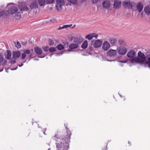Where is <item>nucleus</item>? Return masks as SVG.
<instances>
[{"mask_svg": "<svg viewBox=\"0 0 150 150\" xmlns=\"http://www.w3.org/2000/svg\"><path fill=\"white\" fill-rule=\"evenodd\" d=\"M67 129L66 137L63 138L62 137H59L57 134H55L52 137V139L56 141V145L58 150H68L69 148V142L71 138V132L67 128L66 125H64Z\"/></svg>", "mask_w": 150, "mask_h": 150, "instance_id": "nucleus-1", "label": "nucleus"}, {"mask_svg": "<svg viewBox=\"0 0 150 150\" xmlns=\"http://www.w3.org/2000/svg\"><path fill=\"white\" fill-rule=\"evenodd\" d=\"M145 56L144 54L141 52L139 51L138 53V57H134L130 60L131 63L133 64L139 63V62H144V61Z\"/></svg>", "mask_w": 150, "mask_h": 150, "instance_id": "nucleus-2", "label": "nucleus"}, {"mask_svg": "<svg viewBox=\"0 0 150 150\" xmlns=\"http://www.w3.org/2000/svg\"><path fill=\"white\" fill-rule=\"evenodd\" d=\"M132 3L130 0H127L123 2V5L125 9H131L132 7Z\"/></svg>", "mask_w": 150, "mask_h": 150, "instance_id": "nucleus-3", "label": "nucleus"}, {"mask_svg": "<svg viewBox=\"0 0 150 150\" xmlns=\"http://www.w3.org/2000/svg\"><path fill=\"white\" fill-rule=\"evenodd\" d=\"M18 6L19 9H28L25 2H18Z\"/></svg>", "mask_w": 150, "mask_h": 150, "instance_id": "nucleus-4", "label": "nucleus"}, {"mask_svg": "<svg viewBox=\"0 0 150 150\" xmlns=\"http://www.w3.org/2000/svg\"><path fill=\"white\" fill-rule=\"evenodd\" d=\"M10 11V14H13L15 13V17L16 19H18L21 17V13L17 12L18 10H8Z\"/></svg>", "mask_w": 150, "mask_h": 150, "instance_id": "nucleus-5", "label": "nucleus"}, {"mask_svg": "<svg viewBox=\"0 0 150 150\" xmlns=\"http://www.w3.org/2000/svg\"><path fill=\"white\" fill-rule=\"evenodd\" d=\"M56 7L57 9L61 8V6L64 5V1L63 0H56Z\"/></svg>", "mask_w": 150, "mask_h": 150, "instance_id": "nucleus-6", "label": "nucleus"}, {"mask_svg": "<svg viewBox=\"0 0 150 150\" xmlns=\"http://www.w3.org/2000/svg\"><path fill=\"white\" fill-rule=\"evenodd\" d=\"M121 4L120 0H115L113 5L114 8L115 9L119 8L121 7Z\"/></svg>", "mask_w": 150, "mask_h": 150, "instance_id": "nucleus-7", "label": "nucleus"}, {"mask_svg": "<svg viewBox=\"0 0 150 150\" xmlns=\"http://www.w3.org/2000/svg\"><path fill=\"white\" fill-rule=\"evenodd\" d=\"M8 9H18L16 5L13 3H10L8 4L6 6Z\"/></svg>", "mask_w": 150, "mask_h": 150, "instance_id": "nucleus-8", "label": "nucleus"}, {"mask_svg": "<svg viewBox=\"0 0 150 150\" xmlns=\"http://www.w3.org/2000/svg\"><path fill=\"white\" fill-rule=\"evenodd\" d=\"M10 14V11L8 10H2L0 12V17H5Z\"/></svg>", "mask_w": 150, "mask_h": 150, "instance_id": "nucleus-9", "label": "nucleus"}, {"mask_svg": "<svg viewBox=\"0 0 150 150\" xmlns=\"http://www.w3.org/2000/svg\"><path fill=\"white\" fill-rule=\"evenodd\" d=\"M117 53V51L116 50L110 49L107 52V56L110 57H114Z\"/></svg>", "mask_w": 150, "mask_h": 150, "instance_id": "nucleus-10", "label": "nucleus"}, {"mask_svg": "<svg viewBox=\"0 0 150 150\" xmlns=\"http://www.w3.org/2000/svg\"><path fill=\"white\" fill-rule=\"evenodd\" d=\"M127 52V50L125 47H121L119 48L118 52L120 54L124 55Z\"/></svg>", "mask_w": 150, "mask_h": 150, "instance_id": "nucleus-11", "label": "nucleus"}, {"mask_svg": "<svg viewBox=\"0 0 150 150\" xmlns=\"http://www.w3.org/2000/svg\"><path fill=\"white\" fill-rule=\"evenodd\" d=\"M103 6L104 8H108L110 6V3L109 1L105 0L102 3Z\"/></svg>", "mask_w": 150, "mask_h": 150, "instance_id": "nucleus-12", "label": "nucleus"}, {"mask_svg": "<svg viewBox=\"0 0 150 150\" xmlns=\"http://www.w3.org/2000/svg\"><path fill=\"white\" fill-rule=\"evenodd\" d=\"M110 45L107 41L104 42L102 45V48L105 51H106L109 49L110 47Z\"/></svg>", "mask_w": 150, "mask_h": 150, "instance_id": "nucleus-13", "label": "nucleus"}, {"mask_svg": "<svg viewBox=\"0 0 150 150\" xmlns=\"http://www.w3.org/2000/svg\"><path fill=\"white\" fill-rule=\"evenodd\" d=\"M135 52L133 50H130L127 53V56L130 58H133L135 55Z\"/></svg>", "mask_w": 150, "mask_h": 150, "instance_id": "nucleus-14", "label": "nucleus"}, {"mask_svg": "<svg viewBox=\"0 0 150 150\" xmlns=\"http://www.w3.org/2000/svg\"><path fill=\"white\" fill-rule=\"evenodd\" d=\"M21 55V53L19 51H14L13 52V57L14 59H17Z\"/></svg>", "mask_w": 150, "mask_h": 150, "instance_id": "nucleus-15", "label": "nucleus"}, {"mask_svg": "<svg viewBox=\"0 0 150 150\" xmlns=\"http://www.w3.org/2000/svg\"><path fill=\"white\" fill-rule=\"evenodd\" d=\"M38 4L36 0L33 1L30 5V7L31 9L38 8Z\"/></svg>", "mask_w": 150, "mask_h": 150, "instance_id": "nucleus-16", "label": "nucleus"}, {"mask_svg": "<svg viewBox=\"0 0 150 150\" xmlns=\"http://www.w3.org/2000/svg\"><path fill=\"white\" fill-rule=\"evenodd\" d=\"M34 50L36 53L38 55L41 54L42 52V49L38 47H35L34 48Z\"/></svg>", "mask_w": 150, "mask_h": 150, "instance_id": "nucleus-17", "label": "nucleus"}, {"mask_svg": "<svg viewBox=\"0 0 150 150\" xmlns=\"http://www.w3.org/2000/svg\"><path fill=\"white\" fill-rule=\"evenodd\" d=\"M144 61L148 64V67L150 68V54L145 57Z\"/></svg>", "mask_w": 150, "mask_h": 150, "instance_id": "nucleus-18", "label": "nucleus"}, {"mask_svg": "<svg viewBox=\"0 0 150 150\" xmlns=\"http://www.w3.org/2000/svg\"><path fill=\"white\" fill-rule=\"evenodd\" d=\"M102 43V42L101 41L97 40L95 42L93 45L96 48L100 47L101 46Z\"/></svg>", "mask_w": 150, "mask_h": 150, "instance_id": "nucleus-19", "label": "nucleus"}, {"mask_svg": "<svg viewBox=\"0 0 150 150\" xmlns=\"http://www.w3.org/2000/svg\"><path fill=\"white\" fill-rule=\"evenodd\" d=\"M7 53L5 54V58L7 59H10L11 56V51L7 50H6Z\"/></svg>", "mask_w": 150, "mask_h": 150, "instance_id": "nucleus-20", "label": "nucleus"}, {"mask_svg": "<svg viewBox=\"0 0 150 150\" xmlns=\"http://www.w3.org/2000/svg\"><path fill=\"white\" fill-rule=\"evenodd\" d=\"M73 42L75 43L76 44H81L82 42V40L81 39L78 38H74V39Z\"/></svg>", "mask_w": 150, "mask_h": 150, "instance_id": "nucleus-21", "label": "nucleus"}, {"mask_svg": "<svg viewBox=\"0 0 150 150\" xmlns=\"http://www.w3.org/2000/svg\"><path fill=\"white\" fill-rule=\"evenodd\" d=\"M79 46V45L78 44L71 43L69 45V47L70 49H73L78 48Z\"/></svg>", "mask_w": 150, "mask_h": 150, "instance_id": "nucleus-22", "label": "nucleus"}, {"mask_svg": "<svg viewBox=\"0 0 150 150\" xmlns=\"http://www.w3.org/2000/svg\"><path fill=\"white\" fill-rule=\"evenodd\" d=\"M109 41L112 45H114L116 44L117 40L115 38H110L109 39Z\"/></svg>", "mask_w": 150, "mask_h": 150, "instance_id": "nucleus-23", "label": "nucleus"}, {"mask_svg": "<svg viewBox=\"0 0 150 150\" xmlns=\"http://www.w3.org/2000/svg\"><path fill=\"white\" fill-rule=\"evenodd\" d=\"M137 9H143V6L141 2H139L137 6Z\"/></svg>", "mask_w": 150, "mask_h": 150, "instance_id": "nucleus-24", "label": "nucleus"}, {"mask_svg": "<svg viewBox=\"0 0 150 150\" xmlns=\"http://www.w3.org/2000/svg\"><path fill=\"white\" fill-rule=\"evenodd\" d=\"M94 33L88 34L86 36V38L89 40H91L94 36Z\"/></svg>", "mask_w": 150, "mask_h": 150, "instance_id": "nucleus-25", "label": "nucleus"}, {"mask_svg": "<svg viewBox=\"0 0 150 150\" xmlns=\"http://www.w3.org/2000/svg\"><path fill=\"white\" fill-rule=\"evenodd\" d=\"M88 46V44L87 41L85 40V41L81 45V47L82 48L84 49H86Z\"/></svg>", "mask_w": 150, "mask_h": 150, "instance_id": "nucleus-26", "label": "nucleus"}, {"mask_svg": "<svg viewBox=\"0 0 150 150\" xmlns=\"http://www.w3.org/2000/svg\"><path fill=\"white\" fill-rule=\"evenodd\" d=\"M56 47L59 50H61L64 48V46L62 44H59Z\"/></svg>", "mask_w": 150, "mask_h": 150, "instance_id": "nucleus-27", "label": "nucleus"}, {"mask_svg": "<svg viewBox=\"0 0 150 150\" xmlns=\"http://www.w3.org/2000/svg\"><path fill=\"white\" fill-rule=\"evenodd\" d=\"M38 3L40 6H43L45 3V0H38Z\"/></svg>", "mask_w": 150, "mask_h": 150, "instance_id": "nucleus-28", "label": "nucleus"}, {"mask_svg": "<svg viewBox=\"0 0 150 150\" xmlns=\"http://www.w3.org/2000/svg\"><path fill=\"white\" fill-rule=\"evenodd\" d=\"M119 44L122 46H125L126 44V42L124 40H120L119 41Z\"/></svg>", "mask_w": 150, "mask_h": 150, "instance_id": "nucleus-29", "label": "nucleus"}, {"mask_svg": "<svg viewBox=\"0 0 150 150\" xmlns=\"http://www.w3.org/2000/svg\"><path fill=\"white\" fill-rule=\"evenodd\" d=\"M134 11L136 10H133ZM138 12L139 13H141V17L142 18H143L144 16V13L143 11H142V10H137Z\"/></svg>", "mask_w": 150, "mask_h": 150, "instance_id": "nucleus-30", "label": "nucleus"}, {"mask_svg": "<svg viewBox=\"0 0 150 150\" xmlns=\"http://www.w3.org/2000/svg\"><path fill=\"white\" fill-rule=\"evenodd\" d=\"M70 3L73 4H76L77 3V0H67Z\"/></svg>", "mask_w": 150, "mask_h": 150, "instance_id": "nucleus-31", "label": "nucleus"}, {"mask_svg": "<svg viewBox=\"0 0 150 150\" xmlns=\"http://www.w3.org/2000/svg\"><path fill=\"white\" fill-rule=\"evenodd\" d=\"M24 53L25 54H29L30 52V50L29 49L24 50H23Z\"/></svg>", "mask_w": 150, "mask_h": 150, "instance_id": "nucleus-32", "label": "nucleus"}, {"mask_svg": "<svg viewBox=\"0 0 150 150\" xmlns=\"http://www.w3.org/2000/svg\"><path fill=\"white\" fill-rule=\"evenodd\" d=\"M67 28H69L68 25H63V26L62 27H59V28H58V30H60L62 29Z\"/></svg>", "mask_w": 150, "mask_h": 150, "instance_id": "nucleus-33", "label": "nucleus"}, {"mask_svg": "<svg viewBox=\"0 0 150 150\" xmlns=\"http://www.w3.org/2000/svg\"><path fill=\"white\" fill-rule=\"evenodd\" d=\"M49 51L51 52H54L56 51V49L55 47H51L49 49Z\"/></svg>", "mask_w": 150, "mask_h": 150, "instance_id": "nucleus-34", "label": "nucleus"}, {"mask_svg": "<svg viewBox=\"0 0 150 150\" xmlns=\"http://www.w3.org/2000/svg\"><path fill=\"white\" fill-rule=\"evenodd\" d=\"M62 52L59 53H54L53 54H52L50 55V56L51 57L52 55H54L55 56H59L61 55H62Z\"/></svg>", "mask_w": 150, "mask_h": 150, "instance_id": "nucleus-35", "label": "nucleus"}, {"mask_svg": "<svg viewBox=\"0 0 150 150\" xmlns=\"http://www.w3.org/2000/svg\"><path fill=\"white\" fill-rule=\"evenodd\" d=\"M52 23H55L57 22L56 20L54 18H51L49 20Z\"/></svg>", "mask_w": 150, "mask_h": 150, "instance_id": "nucleus-36", "label": "nucleus"}, {"mask_svg": "<svg viewBox=\"0 0 150 150\" xmlns=\"http://www.w3.org/2000/svg\"><path fill=\"white\" fill-rule=\"evenodd\" d=\"M54 0H46V2L47 4H50L53 3Z\"/></svg>", "mask_w": 150, "mask_h": 150, "instance_id": "nucleus-37", "label": "nucleus"}, {"mask_svg": "<svg viewBox=\"0 0 150 150\" xmlns=\"http://www.w3.org/2000/svg\"><path fill=\"white\" fill-rule=\"evenodd\" d=\"M43 50L45 52H47L49 50V47L48 46H45L43 47Z\"/></svg>", "mask_w": 150, "mask_h": 150, "instance_id": "nucleus-38", "label": "nucleus"}, {"mask_svg": "<svg viewBox=\"0 0 150 150\" xmlns=\"http://www.w3.org/2000/svg\"><path fill=\"white\" fill-rule=\"evenodd\" d=\"M144 13L147 15H150V10H144Z\"/></svg>", "mask_w": 150, "mask_h": 150, "instance_id": "nucleus-39", "label": "nucleus"}, {"mask_svg": "<svg viewBox=\"0 0 150 150\" xmlns=\"http://www.w3.org/2000/svg\"><path fill=\"white\" fill-rule=\"evenodd\" d=\"M49 44L50 46H51L53 45L54 44L53 42L50 39L49 41Z\"/></svg>", "mask_w": 150, "mask_h": 150, "instance_id": "nucleus-40", "label": "nucleus"}, {"mask_svg": "<svg viewBox=\"0 0 150 150\" xmlns=\"http://www.w3.org/2000/svg\"><path fill=\"white\" fill-rule=\"evenodd\" d=\"M104 11V12L105 13V14L107 15V13L108 14L111 12V10H103Z\"/></svg>", "mask_w": 150, "mask_h": 150, "instance_id": "nucleus-41", "label": "nucleus"}, {"mask_svg": "<svg viewBox=\"0 0 150 150\" xmlns=\"http://www.w3.org/2000/svg\"><path fill=\"white\" fill-rule=\"evenodd\" d=\"M26 56V54L24 53H23L21 55V58L22 59H24Z\"/></svg>", "mask_w": 150, "mask_h": 150, "instance_id": "nucleus-42", "label": "nucleus"}, {"mask_svg": "<svg viewBox=\"0 0 150 150\" xmlns=\"http://www.w3.org/2000/svg\"><path fill=\"white\" fill-rule=\"evenodd\" d=\"M17 45L16 47L18 48H19L21 47V45L20 43L18 41L17 42Z\"/></svg>", "mask_w": 150, "mask_h": 150, "instance_id": "nucleus-43", "label": "nucleus"}, {"mask_svg": "<svg viewBox=\"0 0 150 150\" xmlns=\"http://www.w3.org/2000/svg\"><path fill=\"white\" fill-rule=\"evenodd\" d=\"M100 0H92V2L93 4L96 3L99 1Z\"/></svg>", "mask_w": 150, "mask_h": 150, "instance_id": "nucleus-44", "label": "nucleus"}, {"mask_svg": "<svg viewBox=\"0 0 150 150\" xmlns=\"http://www.w3.org/2000/svg\"><path fill=\"white\" fill-rule=\"evenodd\" d=\"M4 60V58L1 55H0V62L1 63L3 62Z\"/></svg>", "mask_w": 150, "mask_h": 150, "instance_id": "nucleus-45", "label": "nucleus"}, {"mask_svg": "<svg viewBox=\"0 0 150 150\" xmlns=\"http://www.w3.org/2000/svg\"><path fill=\"white\" fill-rule=\"evenodd\" d=\"M125 15L127 17L131 15V13L130 12H126L125 14Z\"/></svg>", "mask_w": 150, "mask_h": 150, "instance_id": "nucleus-46", "label": "nucleus"}, {"mask_svg": "<svg viewBox=\"0 0 150 150\" xmlns=\"http://www.w3.org/2000/svg\"><path fill=\"white\" fill-rule=\"evenodd\" d=\"M16 62V61L15 60H11L10 62H9L10 63H11V64H14Z\"/></svg>", "mask_w": 150, "mask_h": 150, "instance_id": "nucleus-47", "label": "nucleus"}, {"mask_svg": "<svg viewBox=\"0 0 150 150\" xmlns=\"http://www.w3.org/2000/svg\"><path fill=\"white\" fill-rule=\"evenodd\" d=\"M144 9H150V7L149 6H145Z\"/></svg>", "mask_w": 150, "mask_h": 150, "instance_id": "nucleus-48", "label": "nucleus"}, {"mask_svg": "<svg viewBox=\"0 0 150 150\" xmlns=\"http://www.w3.org/2000/svg\"><path fill=\"white\" fill-rule=\"evenodd\" d=\"M22 44L23 45H25L26 44V42L25 40L22 41Z\"/></svg>", "mask_w": 150, "mask_h": 150, "instance_id": "nucleus-49", "label": "nucleus"}, {"mask_svg": "<svg viewBox=\"0 0 150 150\" xmlns=\"http://www.w3.org/2000/svg\"><path fill=\"white\" fill-rule=\"evenodd\" d=\"M32 54H30L29 56V60H30L32 58Z\"/></svg>", "mask_w": 150, "mask_h": 150, "instance_id": "nucleus-50", "label": "nucleus"}, {"mask_svg": "<svg viewBox=\"0 0 150 150\" xmlns=\"http://www.w3.org/2000/svg\"><path fill=\"white\" fill-rule=\"evenodd\" d=\"M37 13V11L36 10L35 11L33 12V15L36 14Z\"/></svg>", "mask_w": 150, "mask_h": 150, "instance_id": "nucleus-51", "label": "nucleus"}, {"mask_svg": "<svg viewBox=\"0 0 150 150\" xmlns=\"http://www.w3.org/2000/svg\"><path fill=\"white\" fill-rule=\"evenodd\" d=\"M23 65V63H22L21 64H19L18 65V66L19 67H22Z\"/></svg>", "mask_w": 150, "mask_h": 150, "instance_id": "nucleus-52", "label": "nucleus"}, {"mask_svg": "<svg viewBox=\"0 0 150 150\" xmlns=\"http://www.w3.org/2000/svg\"><path fill=\"white\" fill-rule=\"evenodd\" d=\"M46 130H47L46 128H44V129H43V130H42V132H44V131L45 132V131Z\"/></svg>", "mask_w": 150, "mask_h": 150, "instance_id": "nucleus-53", "label": "nucleus"}, {"mask_svg": "<svg viewBox=\"0 0 150 150\" xmlns=\"http://www.w3.org/2000/svg\"><path fill=\"white\" fill-rule=\"evenodd\" d=\"M68 25V27H71V26L72 25V24H71L70 25Z\"/></svg>", "mask_w": 150, "mask_h": 150, "instance_id": "nucleus-54", "label": "nucleus"}, {"mask_svg": "<svg viewBox=\"0 0 150 150\" xmlns=\"http://www.w3.org/2000/svg\"><path fill=\"white\" fill-rule=\"evenodd\" d=\"M98 35H96L94 37H95L96 38H97L98 37Z\"/></svg>", "mask_w": 150, "mask_h": 150, "instance_id": "nucleus-55", "label": "nucleus"}, {"mask_svg": "<svg viewBox=\"0 0 150 150\" xmlns=\"http://www.w3.org/2000/svg\"><path fill=\"white\" fill-rule=\"evenodd\" d=\"M86 0H81V1L82 2H84L86 1Z\"/></svg>", "mask_w": 150, "mask_h": 150, "instance_id": "nucleus-56", "label": "nucleus"}, {"mask_svg": "<svg viewBox=\"0 0 150 150\" xmlns=\"http://www.w3.org/2000/svg\"><path fill=\"white\" fill-rule=\"evenodd\" d=\"M119 62H121V63H125V62H124V61H119Z\"/></svg>", "mask_w": 150, "mask_h": 150, "instance_id": "nucleus-57", "label": "nucleus"}, {"mask_svg": "<svg viewBox=\"0 0 150 150\" xmlns=\"http://www.w3.org/2000/svg\"><path fill=\"white\" fill-rule=\"evenodd\" d=\"M119 96H120V97L122 98V96L119 93H118Z\"/></svg>", "mask_w": 150, "mask_h": 150, "instance_id": "nucleus-58", "label": "nucleus"}, {"mask_svg": "<svg viewBox=\"0 0 150 150\" xmlns=\"http://www.w3.org/2000/svg\"><path fill=\"white\" fill-rule=\"evenodd\" d=\"M107 59V61H108L111 62V61H113V60H108L107 59Z\"/></svg>", "mask_w": 150, "mask_h": 150, "instance_id": "nucleus-59", "label": "nucleus"}, {"mask_svg": "<svg viewBox=\"0 0 150 150\" xmlns=\"http://www.w3.org/2000/svg\"><path fill=\"white\" fill-rule=\"evenodd\" d=\"M89 48L90 49V50H92V47H89Z\"/></svg>", "mask_w": 150, "mask_h": 150, "instance_id": "nucleus-60", "label": "nucleus"}, {"mask_svg": "<svg viewBox=\"0 0 150 150\" xmlns=\"http://www.w3.org/2000/svg\"><path fill=\"white\" fill-rule=\"evenodd\" d=\"M17 68V67L15 69H11V70H16Z\"/></svg>", "mask_w": 150, "mask_h": 150, "instance_id": "nucleus-61", "label": "nucleus"}, {"mask_svg": "<svg viewBox=\"0 0 150 150\" xmlns=\"http://www.w3.org/2000/svg\"><path fill=\"white\" fill-rule=\"evenodd\" d=\"M76 26V25H74L73 27H72L71 28H74Z\"/></svg>", "mask_w": 150, "mask_h": 150, "instance_id": "nucleus-62", "label": "nucleus"}, {"mask_svg": "<svg viewBox=\"0 0 150 150\" xmlns=\"http://www.w3.org/2000/svg\"><path fill=\"white\" fill-rule=\"evenodd\" d=\"M3 70V69H0V72L2 71Z\"/></svg>", "mask_w": 150, "mask_h": 150, "instance_id": "nucleus-63", "label": "nucleus"}, {"mask_svg": "<svg viewBox=\"0 0 150 150\" xmlns=\"http://www.w3.org/2000/svg\"><path fill=\"white\" fill-rule=\"evenodd\" d=\"M38 127L39 128H41V127H40L39 126V125H38Z\"/></svg>", "mask_w": 150, "mask_h": 150, "instance_id": "nucleus-64", "label": "nucleus"}]
</instances>
